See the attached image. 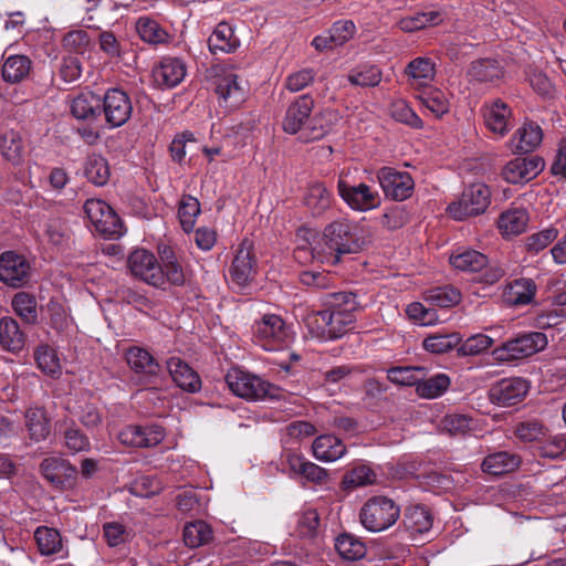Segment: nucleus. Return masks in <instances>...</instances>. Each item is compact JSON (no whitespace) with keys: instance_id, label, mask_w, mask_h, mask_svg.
Segmentation results:
<instances>
[{"instance_id":"1","label":"nucleus","mask_w":566,"mask_h":566,"mask_svg":"<svg viewBox=\"0 0 566 566\" xmlns=\"http://www.w3.org/2000/svg\"><path fill=\"white\" fill-rule=\"evenodd\" d=\"M370 242L371 235L367 229L346 219L336 220L325 227L312 249V255L321 263L336 264L343 254L358 253Z\"/></svg>"},{"instance_id":"2","label":"nucleus","mask_w":566,"mask_h":566,"mask_svg":"<svg viewBox=\"0 0 566 566\" xmlns=\"http://www.w3.org/2000/svg\"><path fill=\"white\" fill-rule=\"evenodd\" d=\"M325 307L327 328L331 338L336 339L346 334L355 323V311L360 307L356 294L352 292H333L322 296Z\"/></svg>"},{"instance_id":"3","label":"nucleus","mask_w":566,"mask_h":566,"mask_svg":"<svg viewBox=\"0 0 566 566\" xmlns=\"http://www.w3.org/2000/svg\"><path fill=\"white\" fill-rule=\"evenodd\" d=\"M226 382L238 397L248 401H260L265 398H277L279 388L261 377L232 368L226 375Z\"/></svg>"},{"instance_id":"4","label":"nucleus","mask_w":566,"mask_h":566,"mask_svg":"<svg viewBox=\"0 0 566 566\" xmlns=\"http://www.w3.org/2000/svg\"><path fill=\"white\" fill-rule=\"evenodd\" d=\"M400 516V507L386 496H374L360 509L359 520L369 532H382L392 526Z\"/></svg>"},{"instance_id":"5","label":"nucleus","mask_w":566,"mask_h":566,"mask_svg":"<svg viewBox=\"0 0 566 566\" xmlns=\"http://www.w3.org/2000/svg\"><path fill=\"white\" fill-rule=\"evenodd\" d=\"M491 191L483 184H475L467 188L459 201L448 207V212L455 220L474 217L483 213L490 205Z\"/></svg>"},{"instance_id":"6","label":"nucleus","mask_w":566,"mask_h":566,"mask_svg":"<svg viewBox=\"0 0 566 566\" xmlns=\"http://www.w3.org/2000/svg\"><path fill=\"white\" fill-rule=\"evenodd\" d=\"M84 212L95 230L109 238L123 234V223L116 212L101 199H88L84 203Z\"/></svg>"},{"instance_id":"7","label":"nucleus","mask_w":566,"mask_h":566,"mask_svg":"<svg viewBox=\"0 0 566 566\" xmlns=\"http://www.w3.org/2000/svg\"><path fill=\"white\" fill-rule=\"evenodd\" d=\"M546 344V336L534 332L503 343L501 347L494 349L493 354L499 360H516L544 349Z\"/></svg>"},{"instance_id":"8","label":"nucleus","mask_w":566,"mask_h":566,"mask_svg":"<svg viewBox=\"0 0 566 566\" xmlns=\"http://www.w3.org/2000/svg\"><path fill=\"white\" fill-rule=\"evenodd\" d=\"M130 273L149 285L161 287L165 284L164 270L156 256L145 250H134L127 260Z\"/></svg>"},{"instance_id":"9","label":"nucleus","mask_w":566,"mask_h":566,"mask_svg":"<svg viewBox=\"0 0 566 566\" xmlns=\"http://www.w3.org/2000/svg\"><path fill=\"white\" fill-rule=\"evenodd\" d=\"M337 190L339 197L357 211L373 210L379 207L381 202L378 191L364 182L352 185L345 178L339 177Z\"/></svg>"},{"instance_id":"10","label":"nucleus","mask_w":566,"mask_h":566,"mask_svg":"<svg viewBox=\"0 0 566 566\" xmlns=\"http://www.w3.org/2000/svg\"><path fill=\"white\" fill-rule=\"evenodd\" d=\"M133 105L126 92L109 88L102 97V113L111 128L123 126L132 116Z\"/></svg>"},{"instance_id":"11","label":"nucleus","mask_w":566,"mask_h":566,"mask_svg":"<svg viewBox=\"0 0 566 566\" xmlns=\"http://www.w3.org/2000/svg\"><path fill=\"white\" fill-rule=\"evenodd\" d=\"M31 280V264L14 251L0 254V281L11 287H21Z\"/></svg>"},{"instance_id":"12","label":"nucleus","mask_w":566,"mask_h":566,"mask_svg":"<svg viewBox=\"0 0 566 566\" xmlns=\"http://www.w3.org/2000/svg\"><path fill=\"white\" fill-rule=\"evenodd\" d=\"M377 179L385 196L389 199L402 201L412 195L415 182L406 171L384 167L378 171Z\"/></svg>"},{"instance_id":"13","label":"nucleus","mask_w":566,"mask_h":566,"mask_svg":"<svg viewBox=\"0 0 566 566\" xmlns=\"http://www.w3.org/2000/svg\"><path fill=\"white\" fill-rule=\"evenodd\" d=\"M253 335L262 347L272 349L286 340L289 331L281 316L265 314L253 325Z\"/></svg>"},{"instance_id":"14","label":"nucleus","mask_w":566,"mask_h":566,"mask_svg":"<svg viewBox=\"0 0 566 566\" xmlns=\"http://www.w3.org/2000/svg\"><path fill=\"white\" fill-rule=\"evenodd\" d=\"M528 391V384L522 378H504L489 390L491 402L500 407H511L521 402Z\"/></svg>"},{"instance_id":"15","label":"nucleus","mask_w":566,"mask_h":566,"mask_svg":"<svg viewBox=\"0 0 566 566\" xmlns=\"http://www.w3.org/2000/svg\"><path fill=\"white\" fill-rule=\"evenodd\" d=\"M164 438L165 430L158 424L127 426L118 433L120 443L134 448H151L159 444Z\"/></svg>"},{"instance_id":"16","label":"nucleus","mask_w":566,"mask_h":566,"mask_svg":"<svg viewBox=\"0 0 566 566\" xmlns=\"http://www.w3.org/2000/svg\"><path fill=\"white\" fill-rule=\"evenodd\" d=\"M544 160L538 156L517 157L504 166L502 176L510 184L528 182L544 169Z\"/></svg>"},{"instance_id":"17","label":"nucleus","mask_w":566,"mask_h":566,"mask_svg":"<svg viewBox=\"0 0 566 566\" xmlns=\"http://www.w3.org/2000/svg\"><path fill=\"white\" fill-rule=\"evenodd\" d=\"M125 359L129 368L138 375L145 384H150L161 370L156 358L143 347H129L125 353Z\"/></svg>"},{"instance_id":"18","label":"nucleus","mask_w":566,"mask_h":566,"mask_svg":"<svg viewBox=\"0 0 566 566\" xmlns=\"http://www.w3.org/2000/svg\"><path fill=\"white\" fill-rule=\"evenodd\" d=\"M314 107V99L311 95L304 94L298 96L289 106L284 120L283 129L289 134H296L300 130H304L311 118V114Z\"/></svg>"},{"instance_id":"19","label":"nucleus","mask_w":566,"mask_h":566,"mask_svg":"<svg viewBox=\"0 0 566 566\" xmlns=\"http://www.w3.org/2000/svg\"><path fill=\"white\" fill-rule=\"evenodd\" d=\"M256 273V262L252 254V244L244 240L237 250L230 274L232 281L239 286H245Z\"/></svg>"},{"instance_id":"20","label":"nucleus","mask_w":566,"mask_h":566,"mask_svg":"<svg viewBox=\"0 0 566 566\" xmlns=\"http://www.w3.org/2000/svg\"><path fill=\"white\" fill-rule=\"evenodd\" d=\"M40 470L44 479L59 490L69 488L77 473L75 467L59 458L44 459L40 464Z\"/></svg>"},{"instance_id":"21","label":"nucleus","mask_w":566,"mask_h":566,"mask_svg":"<svg viewBox=\"0 0 566 566\" xmlns=\"http://www.w3.org/2000/svg\"><path fill=\"white\" fill-rule=\"evenodd\" d=\"M484 122L486 127L494 134L504 136L511 127L512 109L501 99H495L484 106Z\"/></svg>"},{"instance_id":"22","label":"nucleus","mask_w":566,"mask_h":566,"mask_svg":"<svg viewBox=\"0 0 566 566\" xmlns=\"http://www.w3.org/2000/svg\"><path fill=\"white\" fill-rule=\"evenodd\" d=\"M543 130L534 122H525L516 129L510 140L511 149L514 153L527 154L535 150L542 143Z\"/></svg>"},{"instance_id":"23","label":"nucleus","mask_w":566,"mask_h":566,"mask_svg":"<svg viewBox=\"0 0 566 566\" xmlns=\"http://www.w3.org/2000/svg\"><path fill=\"white\" fill-rule=\"evenodd\" d=\"M537 286L532 279L521 277L506 284L502 297L512 306L531 304L536 295Z\"/></svg>"},{"instance_id":"24","label":"nucleus","mask_w":566,"mask_h":566,"mask_svg":"<svg viewBox=\"0 0 566 566\" xmlns=\"http://www.w3.org/2000/svg\"><path fill=\"white\" fill-rule=\"evenodd\" d=\"M167 368L176 385L185 391L197 392L201 389L199 375L184 360L171 357L167 360Z\"/></svg>"},{"instance_id":"25","label":"nucleus","mask_w":566,"mask_h":566,"mask_svg":"<svg viewBox=\"0 0 566 566\" xmlns=\"http://www.w3.org/2000/svg\"><path fill=\"white\" fill-rule=\"evenodd\" d=\"M216 93L226 107H238L244 101V90L238 82V75L226 73L214 80Z\"/></svg>"},{"instance_id":"26","label":"nucleus","mask_w":566,"mask_h":566,"mask_svg":"<svg viewBox=\"0 0 566 566\" xmlns=\"http://www.w3.org/2000/svg\"><path fill=\"white\" fill-rule=\"evenodd\" d=\"M185 75L186 65L178 57H164L154 71L156 82L167 87L177 86Z\"/></svg>"},{"instance_id":"27","label":"nucleus","mask_w":566,"mask_h":566,"mask_svg":"<svg viewBox=\"0 0 566 566\" xmlns=\"http://www.w3.org/2000/svg\"><path fill=\"white\" fill-rule=\"evenodd\" d=\"M405 73L411 86H427L436 76V64L430 57L419 56L407 64Z\"/></svg>"},{"instance_id":"28","label":"nucleus","mask_w":566,"mask_h":566,"mask_svg":"<svg viewBox=\"0 0 566 566\" xmlns=\"http://www.w3.org/2000/svg\"><path fill=\"white\" fill-rule=\"evenodd\" d=\"M433 517L429 509L412 505L405 510L402 525L410 535L424 534L432 527Z\"/></svg>"},{"instance_id":"29","label":"nucleus","mask_w":566,"mask_h":566,"mask_svg":"<svg viewBox=\"0 0 566 566\" xmlns=\"http://www.w3.org/2000/svg\"><path fill=\"white\" fill-rule=\"evenodd\" d=\"M521 464L520 455L509 451H499L486 455L481 464L482 471L492 475L513 472Z\"/></svg>"},{"instance_id":"30","label":"nucleus","mask_w":566,"mask_h":566,"mask_svg":"<svg viewBox=\"0 0 566 566\" xmlns=\"http://www.w3.org/2000/svg\"><path fill=\"white\" fill-rule=\"evenodd\" d=\"M530 221L528 211L522 207H513L502 212L497 224L503 235H517L524 232Z\"/></svg>"},{"instance_id":"31","label":"nucleus","mask_w":566,"mask_h":566,"mask_svg":"<svg viewBox=\"0 0 566 566\" xmlns=\"http://www.w3.org/2000/svg\"><path fill=\"white\" fill-rule=\"evenodd\" d=\"M71 112L78 119L93 120L102 114V97L93 92H83L73 99Z\"/></svg>"},{"instance_id":"32","label":"nucleus","mask_w":566,"mask_h":566,"mask_svg":"<svg viewBox=\"0 0 566 566\" xmlns=\"http://www.w3.org/2000/svg\"><path fill=\"white\" fill-rule=\"evenodd\" d=\"M313 453L321 461H336L342 458L346 448L340 439L333 434H323L313 442Z\"/></svg>"},{"instance_id":"33","label":"nucleus","mask_w":566,"mask_h":566,"mask_svg":"<svg viewBox=\"0 0 566 566\" xmlns=\"http://www.w3.org/2000/svg\"><path fill=\"white\" fill-rule=\"evenodd\" d=\"M25 342L24 333L12 317L0 319V344L3 349L12 353L20 352Z\"/></svg>"},{"instance_id":"34","label":"nucleus","mask_w":566,"mask_h":566,"mask_svg":"<svg viewBox=\"0 0 566 566\" xmlns=\"http://www.w3.org/2000/svg\"><path fill=\"white\" fill-rule=\"evenodd\" d=\"M32 62L27 55H10L1 66L4 82L15 84L22 82L31 71Z\"/></svg>"},{"instance_id":"35","label":"nucleus","mask_w":566,"mask_h":566,"mask_svg":"<svg viewBox=\"0 0 566 566\" xmlns=\"http://www.w3.org/2000/svg\"><path fill=\"white\" fill-rule=\"evenodd\" d=\"M332 200V193L319 182L311 185L304 198L305 206L315 217L324 214L331 208Z\"/></svg>"},{"instance_id":"36","label":"nucleus","mask_w":566,"mask_h":566,"mask_svg":"<svg viewBox=\"0 0 566 566\" xmlns=\"http://www.w3.org/2000/svg\"><path fill=\"white\" fill-rule=\"evenodd\" d=\"M212 527L205 521L187 523L184 528V542L190 548L208 545L213 541Z\"/></svg>"},{"instance_id":"37","label":"nucleus","mask_w":566,"mask_h":566,"mask_svg":"<svg viewBox=\"0 0 566 566\" xmlns=\"http://www.w3.org/2000/svg\"><path fill=\"white\" fill-rule=\"evenodd\" d=\"M238 45L239 41L234 36L232 28L226 22L219 23L208 39V46L212 53H217V51L230 53Z\"/></svg>"},{"instance_id":"38","label":"nucleus","mask_w":566,"mask_h":566,"mask_svg":"<svg viewBox=\"0 0 566 566\" xmlns=\"http://www.w3.org/2000/svg\"><path fill=\"white\" fill-rule=\"evenodd\" d=\"M502 69L497 61L481 59L471 63L469 76L480 83H494L502 77Z\"/></svg>"},{"instance_id":"39","label":"nucleus","mask_w":566,"mask_h":566,"mask_svg":"<svg viewBox=\"0 0 566 566\" xmlns=\"http://www.w3.org/2000/svg\"><path fill=\"white\" fill-rule=\"evenodd\" d=\"M548 428L537 419H527L520 421L514 426L513 433L524 442H543L548 437Z\"/></svg>"},{"instance_id":"40","label":"nucleus","mask_w":566,"mask_h":566,"mask_svg":"<svg viewBox=\"0 0 566 566\" xmlns=\"http://www.w3.org/2000/svg\"><path fill=\"white\" fill-rule=\"evenodd\" d=\"M450 263L461 271L478 272L486 266L488 258L475 250H458L450 256Z\"/></svg>"},{"instance_id":"41","label":"nucleus","mask_w":566,"mask_h":566,"mask_svg":"<svg viewBox=\"0 0 566 566\" xmlns=\"http://www.w3.org/2000/svg\"><path fill=\"white\" fill-rule=\"evenodd\" d=\"M0 151L12 165L18 166L22 161L23 143L19 133L6 130L0 135Z\"/></svg>"},{"instance_id":"42","label":"nucleus","mask_w":566,"mask_h":566,"mask_svg":"<svg viewBox=\"0 0 566 566\" xmlns=\"http://www.w3.org/2000/svg\"><path fill=\"white\" fill-rule=\"evenodd\" d=\"M84 175L95 186H104L109 179V167L107 160L101 155H91L84 165Z\"/></svg>"},{"instance_id":"43","label":"nucleus","mask_w":566,"mask_h":566,"mask_svg":"<svg viewBox=\"0 0 566 566\" xmlns=\"http://www.w3.org/2000/svg\"><path fill=\"white\" fill-rule=\"evenodd\" d=\"M450 386V378L446 374H437L429 378L419 377L417 394L426 399H433L441 396Z\"/></svg>"},{"instance_id":"44","label":"nucleus","mask_w":566,"mask_h":566,"mask_svg":"<svg viewBox=\"0 0 566 566\" xmlns=\"http://www.w3.org/2000/svg\"><path fill=\"white\" fill-rule=\"evenodd\" d=\"M34 537L42 555H53L62 549V537L55 528L40 526L36 528Z\"/></svg>"},{"instance_id":"45","label":"nucleus","mask_w":566,"mask_h":566,"mask_svg":"<svg viewBox=\"0 0 566 566\" xmlns=\"http://www.w3.org/2000/svg\"><path fill=\"white\" fill-rule=\"evenodd\" d=\"M334 118H336V113L328 109L310 118L307 127L304 132L305 139L316 140L324 137L332 129V120Z\"/></svg>"},{"instance_id":"46","label":"nucleus","mask_w":566,"mask_h":566,"mask_svg":"<svg viewBox=\"0 0 566 566\" xmlns=\"http://www.w3.org/2000/svg\"><path fill=\"white\" fill-rule=\"evenodd\" d=\"M25 424L31 439L35 441L44 440L50 433V426L43 409H29L25 413Z\"/></svg>"},{"instance_id":"47","label":"nucleus","mask_w":566,"mask_h":566,"mask_svg":"<svg viewBox=\"0 0 566 566\" xmlns=\"http://www.w3.org/2000/svg\"><path fill=\"white\" fill-rule=\"evenodd\" d=\"M12 307L15 314L27 324L38 322L36 300L33 295L19 292L12 300Z\"/></svg>"},{"instance_id":"48","label":"nucleus","mask_w":566,"mask_h":566,"mask_svg":"<svg viewBox=\"0 0 566 566\" xmlns=\"http://www.w3.org/2000/svg\"><path fill=\"white\" fill-rule=\"evenodd\" d=\"M376 478L377 475L370 467L359 464L346 472L342 484L344 489L350 490L374 484L376 482Z\"/></svg>"},{"instance_id":"49","label":"nucleus","mask_w":566,"mask_h":566,"mask_svg":"<svg viewBox=\"0 0 566 566\" xmlns=\"http://www.w3.org/2000/svg\"><path fill=\"white\" fill-rule=\"evenodd\" d=\"M136 30L143 41L151 44L163 43L168 36L159 23L148 17H140L137 20Z\"/></svg>"},{"instance_id":"50","label":"nucleus","mask_w":566,"mask_h":566,"mask_svg":"<svg viewBox=\"0 0 566 566\" xmlns=\"http://www.w3.org/2000/svg\"><path fill=\"white\" fill-rule=\"evenodd\" d=\"M458 333L432 334L423 339V348L433 354H443L460 344Z\"/></svg>"},{"instance_id":"51","label":"nucleus","mask_w":566,"mask_h":566,"mask_svg":"<svg viewBox=\"0 0 566 566\" xmlns=\"http://www.w3.org/2000/svg\"><path fill=\"white\" fill-rule=\"evenodd\" d=\"M38 367L52 377L61 373V365L56 352L49 345H40L34 353Z\"/></svg>"},{"instance_id":"52","label":"nucleus","mask_w":566,"mask_h":566,"mask_svg":"<svg viewBox=\"0 0 566 566\" xmlns=\"http://www.w3.org/2000/svg\"><path fill=\"white\" fill-rule=\"evenodd\" d=\"M461 300V293L451 285L438 286L428 291L427 301L439 307H451Z\"/></svg>"},{"instance_id":"53","label":"nucleus","mask_w":566,"mask_h":566,"mask_svg":"<svg viewBox=\"0 0 566 566\" xmlns=\"http://www.w3.org/2000/svg\"><path fill=\"white\" fill-rule=\"evenodd\" d=\"M200 213V203L197 198L186 195L182 196L179 208L178 216L181 223L182 229L186 232H189L193 229L196 218Z\"/></svg>"},{"instance_id":"54","label":"nucleus","mask_w":566,"mask_h":566,"mask_svg":"<svg viewBox=\"0 0 566 566\" xmlns=\"http://www.w3.org/2000/svg\"><path fill=\"white\" fill-rule=\"evenodd\" d=\"M348 81L356 86L374 87L381 81V71L375 65H364L353 70L348 76Z\"/></svg>"},{"instance_id":"55","label":"nucleus","mask_w":566,"mask_h":566,"mask_svg":"<svg viewBox=\"0 0 566 566\" xmlns=\"http://www.w3.org/2000/svg\"><path fill=\"white\" fill-rule=\"evenodd\" d=\"M558 237V229L548 227L535 232L525 239V249L531 254H537L546 249Z\"/></svg>"},{"instance_id":"56","label":"nucleus","mask_w":566,"mask_h":566,"mask_svg":"<svg viewBox=\"0 0 566 566\" xmlns=\"http://www.w3.org/2000/svg\"><path fill=\"white\" fill-rule=\"evenodd\" d=\"M419 99L436 117H441L449 111V101L439 90L424 91L419 95Z\"/></svg>"},{"instance_id":"57","label":"nucleus","mask_w":566,"mask_h":566,"mask_svg":"<svg viewBox=\"0 0 566 566\" xmlns=\"http://www.w3.org/2000/svg\"><path fill=\"white\" fill-rule=\"evenodd\" d=\"M424 370L423 367H392L387 371V378L391 382L400 386H418L419 373Z\"/></svg>"},{"instance_id":"58","label":"nucleus","mask_w":566,"mask_h":566,"mask_svg":"<svg viewBox=\"0 0 566 566\" xmlns=\"http://www.w3.org/2000/svg\"><path fill=\"white\" fill-rule=\"evenodd\" d=\"M440 426L452 436L464 434L473 429V419L465 415L450 413L442 418Z\"/></svg>"},{"instance_id":"59","label":"nucleus","mask_w":566,"mask_h":566,"mask_svg":"<svg viewBox=\"0 0 566 566\" xmlns=\"http://www.w3.org/2000/svg\"><path fill=\"white\" fill-rule=\"evenodd\" d=\"M335 548L346 559H358L365 554V546L353 536L344 534L337 537Z\"/></svg>"},{"instance_id":"60","label":"nucleus","mask_w":566,"mask_h":566,"mask_svg":"<svg viewBox=\"0 0 566 566\" xmlns=\"http://www.w3.org/2000/svg\"><path fill=\"white\" fill-rule=\"evenodd\" d=\"M493 345V339L484 334H475L467 338L458 348V353L462 356L479 355Z\"/></svg>"},{"instance_id":"61","label":"nucleus","mask_w":566,"mask_h":566,"mask_svg":"<svg viewBox=\"0 0 566 566\" xmlns=\"http://www.w3.org/2000/svg\"><path fill=\"white\" fill-rule=\"evenodd\" d=\"M176 506L184 514L197 515L201 512V503L196 490L180 491L176 496Z\"/></svg>"},{"instance_id":"62","label":"nucleus","mask_w":566,"mask_h":566,"mask_svg":"<svg viewBox=\"0 0 566 566\" xmlns=\"http://www.w3.org/2000/svg\"><path fill=\"white\" fill-rule=\"evenodd\" d=\"M64 443L71 453L86 452L91 449L88 438L75 426L64 430Z\"/></svg>"},{"instance_id":"63","label":"nucleus","mask_w":566,"mask_h":566,"mask_svg":"<svg viewBox=\"0 0 566 566\" xmlns=\"http://www.w3.org/2000/svg\"><path fill=\"white\" fill-rule=\"evenodd\" d=\"M298 279L302 285L314 290H327L334 284V279L329 273L319 271H302Z\"/></svg>"},{"instance_id":"64","label":"nucleus","mask_w":566,"mask_h":566,"mask_svg":"<svg viewBox=\"0 0 566 566\" xmlns=\"http://www.w3.org/2000/svg\"><path fill=\"white\" fill-rule=\"evenodd\" d=\"M82 63L78 56L67 55L62 59L59 75L67 84L74 83L81 77Z\"/></svg>"}]
</instances>
